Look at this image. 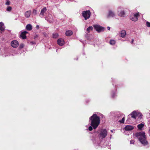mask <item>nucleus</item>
<instances>
[{
  "instance_id": "obj_1",
  "label": "nucleus",
  "mask_w": 150,
  "mask_h": 150,
  "mask_svg": "<svg viewBox=\"0 0 150 150\" xmlns=\"http://www.w3.org/2000/svg\"><path fill=\"white\" fill-rule=\"evenodd\" d=\"M91 125L94 129H96L100 124V119L99 117L96 114H93L90 118Z\"/></svg>"
},
{
  "instance_id": "obj_2",
  "label": "nucleus",
  "mask_w": 150,
  "mask_h": 150,
  "mask_svg": "<svg viewBox=\"0 0 150 150\" xmlns=\"http://www.w3.org/2000/svg\"><path fill=\"white\" fill-rule=\"evenodd\" d=\"M135 136L139 139L140 142L143 145H146L148 142L146 140L145 133L144 132H141L135 134Z\"/></svg>"
},
{
  "instance_id": "obj_3",
  "label": "nucleus",
  "mask_w": 150,
  "mask_h": 150,
  "mask_svg": "<svg viewBox=\"0 0 150 150\" xmlns=\"http://www.w3.org/2000/svg\"><path fill=\"white\" fill-rule=\"evenodd\" d=\"M130 115L131 116V117L132 118L135 119H136L137 116L139 115V117L140 118H142V115L141 113H139L138 112H136V111H133L130 115H128V119H129L130 117Z\"/></svg>"
},
{
  "instance_id": "obj_4",
  "label": "nucleus",
  "mask_w": 150,
  "mask_h": 150,
  "mask_svg": "<svg viewBox=\"0 0 150 150\" xmlns=\"http://www.w3.org/2000/svg\"><path fill=\"white\" fill-rule=\"evenodd\" d=\"M91 13L90 11L89 10L84 11L82 13V15L84 18L85 20H87L90 18Z\"/></svg>"
},
{
  "instance_id": "obj_5",
  "label": "nucleus",
  "mask_w": 150,
  "mask_h": 150,
  "mask_svg": "<svg viewBox=\"0 0 150 150\" xmlns=\"http://www.w3.org/2000/svg\"><path fill=\"white\" fill-rule=\"evenodd\" d=\"M107 134V132L106 129H102L99 134V136L100 138L103 139L105 137Z\"/></svg>"
},
{
  "instance_id": "obj_6",
  "label": "nucleus",
  "mask_w": 150,
  "mask_h": 150,
  "mask_svg": "<svg viewBox=\"0 0 150 150\" xmlns=\"http://www.w3.org/2000/svg\"><path fill=\"white\" fill-rule=\"evenodd\" d=\"M47 11V9L45 7H44L42 8L40 11V13L39 14L41 18H43L45 16V14L46 13V12Z\"/></svg>"
},
{
  "instance_id": "obj_7",
  "label": "nucleus",
  "mask_w": 150,
  "mask_h": 150,
  "mask_svg": "<svg viewBox=\"0 0 150 150\" xmlns=\"http://www.w3.org/2000/svg\"><path fill=\"white\" fill-rule=\"evenodd\" d=\"M11 45L13 47H16L18 45V42L17 41L14 40L11 42Z\"/></svg>"
},
{
  "instance_id": "obj_8",
  "label": "nucleus",
  "mask_w": 150,
  "mask_h": 150,
  "mask_svg": "<svg viewBox=\"0 0 150 150\" xmlns=\"http://www.w3.org/2000/svg\"><path fill=\"white\" fill-rule=\"evenodd\" d=\"M121 8L119 7L118 8V15L121 17H124L125 14V13L123 10H121Z\"/></svg>"
},
{
  "instance_id": "obj_9",
  "label": "nucleus",
  "mask_w": 150,
  "mask_h": 150,
  "mask_svg": "<svg viewBox=\"0 0 150 150\" xmlns=\"http://www.w3.org/2000/svg\"><path fill=\"white\" fill-rule=\"evenodd\" d=\"M94 28L98 32H100L103 30L104 28L103 27H101L98 25H96L94 26Z\"/></svg>"
},
{
  "instance_id": "obj_10",
  "label": "nucleus",
  "mask_w": 150,
  "mask_h": 150,
  "mask_svg": "<svg viewBox=\"0 0 150 150\" xmlns=\"http://www.w3.org/2000/svg\"><path fill=\"white\" fill-rule=\"evenodd\" d=\"M139 16V13L134 14L133 17L131 18V20L134 21H136L138 20V17Z\"/></svg>"
},
{
  "instance_id": "obj_11",
  "label": "nucleus",
  "mask_w": 150,
  "mask_h": 150,
  "mask_svg": "<svg viewBox=\"0 0 150 150\" xmlns=\"http://www.w3.org/2000/svg\"><path fill=\"white\" fill-rule=\"evenodd\" d=\"M115 14L114 12L111 10H109L108 14L107 15V17L109 18L110 17H113L115 16Z\"/></svg>"
},
{
  "instance_id": "obj_12",
  "label": "nucleus",
  "mask_w": 150,
  "mask_h": 150,
  "mask_svg": "<svg viewBox=\"0 0 150 150\" xmlns=\"http://www.w3.org/2000/svg\"><path fill=\"white\" fill-rule=\"evenodd\" d=\"M134 128V126L127 125L125 127V129L126 131H130L132 130Z\"/></svg>"
},
{
  "instance_id": "obj_13",
  "label": "nucleus",
  "mask_w": 150,
  "mask_h": 150,
  "mask_svg": "<svg viewBox=\"0 0 150 150\" xmlns=\"http://www.w3.org/2000/svg\"><path fill=\"white\" fill-rule=\"evenodd\" d=\"M57 43L59 45L62 46L64 44V42L63 39L60 38L58 40Z\"/></svg>"
},
{
  "instance_id": "obj_14",
  "label": "nucleus",
  "mask_w": 150,
  "mask_h": 150,
  "mask_svg": "<svg viewBox=\"0 0 150 150\" xmlns=\"http://www.w3.org/2000/svg\"><path fill=\"white\" fill-rule=\"evenodd\" d=\"M27 33L28 32L25 31L22 32L21 35H20L21 37L23 39H26V36L25 34Z\"/></svg>"
},
{
  "instance_id": "obj_15",
  "label": "nucleus",
  "mask_w": 150,
  "mask_h": 150,
  "mask_svg": "<svg viewBox=\"0 0 150 150\" xmlns=\"http://www.w3.org/2000/svg\"><path fill=\"white\" fill-rule=\"evenodd\" d=\"M31 14V11H26L25 13V16L27 18H28L30 17Z\"/></svg>"
},
{
  "instance_id": "obj_16",
  "label": "nucleus",
  "mask_w": 150,
  "mask_h": 150,
  "mask_svg": "<svg viewBox=\"0 0 150 150\" xmlns=\"http://www.w3.org/2000/svg\"><path fill=\"white\" fill-rule=\"evenodd\" d=\"M47 20L50 23L52 22L53 21L52 15L51 14H49L48 17L47 18Z\"/></svg>"
},
{
  "instance_id": "obj_17",
  "label": "nucleus",
  "mask_w": 150,
  "mask_h": 150,
  "mask_svg": "<svg viewBox=\"0 0 150 150\" xmlns=\"http://www.w3.org/2000/svg\"><path fill=\"white\" fill-rule=\"evenodd\" d=\"M73 33L71 30H67L65 33L66 35L68 36L71 35Z\"/></svg>"
},
{
  "instance_id": "obj_18",
  "label": "nucleus",
  "mask_w": 150,
  "mask_h": 150,
  "mask_svg": "<svg viewBox=\"0 0 150 150\" xmlns=\"http://www.w3.org/2000/svg\"><path fill=\"white\" fill-rule=\"evenodd\" d=\"M126 32L125 30H122L121 31L120 33L121 37L123 38H124L126 35Z\"/></svg>"
},
{
  "instance_id": "obj_19",
  "label": "nucleus",
  "mask_w": 150,
  "mask_h": 150,
  "mask_svg": "<svg viewBox=\"0 0 150 150\" xmlns=\"http://www.w3.org/2000/svg\"><path fill=\"white\" fill-rule=\"evenodd\" d=\"M26 28L28 30H30L32 29V26L30 24H28L26 26Z\"/></svg>"
},
{
  "instance_id": "obj_20",
  "label": "nucleus",
  "mask_w": 150,
  "mask_h": 150,
  "mask_svg": "<svg viewBox=\"0 0 150 150\" xmlns=\"http://www.w3.org/2000/svg\"><path fill=\"white\" fill-rule=\"evenodd\" d=\"M4 25L2 22H0V30L1 31L4 30Z\"/></svg>"
},
{
  "instance_id": "obj_21",
  "label": "nucleus",
  "mask_w": 150,
  "mask_h": 150,
  "mask_svg": "<svg viewBox=\"0 0 150 150\" xmlns=\"http://www.w3.org/2000/svg\"><path fill=\"white\" fill-rule=\"evenodd\" d=\"M144 124H143L142 123L138 125H137V127L138 128L142 130V128L144 127Z\"/></svg>"
},
{
  "instance_id": "obj_22",
  "label": "nucleus",
  "mask_w": 150,
  "mask_h": 150,
  "mask_svg": "<svg viewBox=\"0 0 150 150\" xmlns=\"http://www.w3.org/2000/svg\"><path fill=\"white\" fill-rule=\"evenodd\" d=\"M93 28L92 26H90L88 27L86 30L87 31L88 33H90L91 31L93 30Z\"/></svg>"
},
{
  "instance_id": "obj_23",
  "label": "nucleus",
  "mask_w": 150,
  "mask_h": 150,
  "mask_svg": "<svg viewBox=\"0 0 150 150\" xmlns=\"http://www.w3.org/2000/svg\"><path fill=\"white\" fill-rule=\"evenodd\" d=\"M12 7L10 6H8L6 8V11L8 12H11L12 10Z\"/></svg>"
},
{
  "instance_id": "obj_24",
  "label": "nucleus",
  "mask_w": 150,
  "mask_h": 150,
  "mask_svg": "<svg viewBox=\"0 0 150 150\" xmlns=\"http://www.w3.org/2000/svg\"><path fill=\"white\" fill-rule=\"evenodd\" d=\"M110 43L112 45H113L115 43V41L114 40H111L110 41Z\"/></svg>"
},
{
  "instance_id": "obj_25",
  "label": "nucleus",
  "mask_w": 150,
  "mask_h": 150,
  "mask_svg": "<svg viewBox=\"0 0 150 150\" xmlns=\"http://www.w3.org/2000/svg\"><path fill=\"white\" fill-rule=\"evenodd\" d=\"M58 35L57 33H54L53 34V37L54 38H57L58 37Z\"/></svg>"
},
{
  "instance_id": "obj_26",
  "label": "nucleus",
  "mask_w": 150,
  "mask_h": 150,
  "mask_svg": "<svg viewBox=\"0 0 150 150\" xmlns=\"http://www.w3.org/2000/svg\"><path fill=\"white\" fill-rule=\"evenodd\" d=\"M33 13L35 15H37V11L36 9H33Z\"/></svg>"
},
{
  "instance_id": "obj_27",
  "label": "nucleus",
  "mask_w": 150,
  "mask_h": 150,
  "mask_svg": "<svg viewBox=\"0 0 150 150\" xmlns=\"http://www.w3.org/2000/svg\"><path fill=\"white\" fill-rule=\"evenodd\" d=\"M125 121V117H123L121 120H120L119 121L121 123H123Z\"/></svg>"
},
{
  "instance_id": "obj_28",
  "label": "nucleus",
  "mask_w": 150,
  "mask_h": 150,
  "mask_svg": "<svg viewBox=\"0 0 150 150\" xmlns=\"http://www.w3.org/2000/svg\"><path fill=\"white\" fill-rule=\"evenodd\" d=\"M5 4L6 5H9L10 4V1L9 0H7L5 3Z\"/></svg>"
},
{
  "instance_id": "obj_29",
  "label": "nucleus",
  "mask_w": 150,
  "mask_h": 150,
  "mask_svg": "<svg viewBox=\"0 0 150 150\" xmlns=\"http://www.w3.org/2000/svg\"><path fill=\"white\" fill-rule=\"evenodd\" d=\"M146 25L148 27H150V23L148 21L146 23Z\"/></svg>"
},
{
  "instance_id": "obj_30",
  "label": "nucleus",
  "mask_w": 150,
  "mask_h": 150,
  "mask_svg": "<svg viewBox=\"0 0 150 150\" xmlns=\"http://www.w3.org/2000/svg\"><path fill=\"white\" fill-rule=\"evenodd\" d=\"M24 47V45L23 44H21L20 45L19 47L20 48H22Z\"/></svg>"
},
{
  "instance_id": "obj_31",
  "label": "nucleus",
  "mask_w": 150,
  "mask_h": 150,
  "mask_svg": "<svg viewBox=\"0 0 150 150\" xmlns=\"http://www.w3.org/2000/svg\"><path fill=\"white\" fill-rule=\"evenodd\" d=\"M92 127V126H89V127L88 129L89 131H91L92 130L93 128Z\"/></svg>"
},
{
  "instance_id": "obj_32",
  "label": "nucleus",
  "mask_w": 150,
  "mask_h": 150,
  "mask_svg": "<svg viewBox=\"0 0 150 150\" xmlns=\"http://www.w3.org/2000/svg\"><path fill=\"white\" fill-rule=\"evenodd\" d=\"M134 142V140H131L130 141V144H133Z\"/></svg>"
},
{
  "instance_id": "obj_33",
  "label": "nucleus",
  "mask_w": 150,
  "mask_h": 150,
  "mask_svg": "<svg viewBox=\"0 0 150 150\" xmlns=\"http://www.w3.org/2000/svg\"><path fill=\"white\" fill-rule=\"evenodd\" d=\"M36 28L37 29H38L39 28V26L38 25H37L36 26Z\"/></svg>"
},
{
  "instance_id": "obj_34",
  "label": "nucleus",
  "mask_w": 150,
  "mask_h": 150,
  "mask_svg": "<svg viewBox=\"0 0 150 150\" xmlns=\"http://www.w3.org/2000/svg\"><path fill=\"white\" fill-rule=\"evenodd\" d=\"M38 36L37 35H36L34 36V38H38Z\"/></svg>"
},
{
  "instance_id": "obj_35",
  "label": "nucleus",
  "mask_w": 150,
  "mask_h": 150,
  "mask_svg": "<svg viewBox=\"0 0 150 150\" xmlns=\"http://www.w3.org/2000/svg\"><path fill=\"white\" fill-rule=\"evenodd\" d=\"M115 95V93H113L112 95V97H113V98H114L115 97V96L114 95Z\"/></svg>"
},
{
  "instance_id": "obj_36",
  "label": "nucleus",
  "mask_w": 150,
  "mask_h": 150,
  "mask_svg": "<svg viewBox=\"0 0 150 150\" xmlns=\"http://www.w3.org/2000/svg\"><path fill=\"white\" fill-rule=\"evenodd\" d=\"M133 41H134V39H132V41L131 42V43L132 44L133 43Z\"/></svg>"
},
{
  "instance_id": "obj_37",
  "label": "nucleus",
  "mask_w": 150,
  "mask_h": 150,
  "mask_svg": "<svg viewBox=\"0 0 150 150\" xmlns=\"http://www.w3.org/2000/svg\"><path fill=\"white\" fill-rule=\"evenodd\" d=\"M110 29V28L109 27H107V29L108 30H109Z\"/></svg>"
},
{
  "instance_id": "obj_38",
  "label": "nucleus",
  "mask_w": 150,
  "mask_h": 150,
  "mask_svg": "<svg viewBox=\"0 0 150 150\" xmlns=\"http://www.w3.org/2000/svg\"><path fill=\"white\" fill-rule=\"evenodd\" d=\"M31 43L32 44H35V42H31Z\"/></svg>"
},
{
  "instance_id": "obj_39",
  "label": "nucleus",
  "mask_w": 150,
  "mask_h": 150,
  "mask_svg": "<svg viewBox=\"0 0 150 150\" xmlns=\"http://www.w3.org/2000/svg\"><path fill=\"white\" fill-rule=\"evenodd\" d=\"M110 131L112 132H113V130H110Z\"/></svg>"
},
{
  "instance_id": "obj_40",
  "label": "nucleus",
  "mask_w": 150,
  "mask_h": 150,
  "mask_svg": "<svg viewBox=\"0 0 150 150\" xmlns=\"http://www.w3.org/2000/svg\"><path fill=\"white\" fill-rule=\"evenodd\" d=\"M149 131L150 133V129H149Z\"/></svg>"
}]
</instances>
